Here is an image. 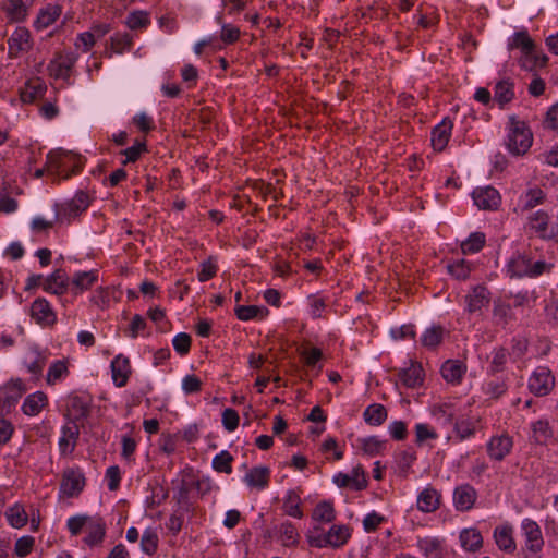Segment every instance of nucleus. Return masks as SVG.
I'll return each instance as SVG.
<instances>
[{
  "label": "nucleus",
  "instance_id": "obj_1",
  "mask_svg": "<svg viewBox=\"0 0 558 558\" xmlns=\"http://www.w3.org/2000/svg\"><path fill=\"white\" fill-rule=\"evenodd\" d=\"M533 144L530 126L515 116L509 117L506 128L505 145L512 156L525 155Z\"/></svg>",
  "mask_w": 558,
  "mask_h": 558
},
{
  "label": "nucleus",
  "instance_id": "obj_2",
  "mask_svg": "<svg viewBox=\"0 0 558 558\" xmlns=\"http://www.w3.org/2000/svg\"><path fill=\"white\" fill-rule=\"evenodd\" d=\"M83 168L82 157L63 149H54L47 155V172L66 180Z\"/></svg>",
  "mask_w": 558,
  "mask_h": 558
},
{
  "label": "nucleus",
  "instance_id": "obj_3",
  "mask_svg": "<svg viewBox=\"0 0 558 558\" xmlns=\"http://www.w3.org/2000/svg\"><path fill=\"white\" fill-rule=\"evenodd\" d=\"M77 61V56L72 51H62L50 60L47 71L50 77L62 80L66 85L72 84L71 74Z\"/></svg>",
  "mask_w": 558,
  "mask_h": 558
},
{
  "label": "nucleus",
  "instance_id": "obj_4",
  "mask_svg": "<svg viewBox=\"0 0 558 558\" xmlns=\"http://www.w3.org/2000/svg\"><path fill=\"white\" fill-rule=\"evenodd\" d=\"M34 47V39L26 27H16L8 38V57L10 59L21 58Z\"/></svg>",
  "mask_w": 558,
  "mask_h": 558
},
{
  "label": "nucleus",
  "instance_id": "obj_5",
  "mask_svg": "<svg viewBox=\"0 0 558 558\" xmlns=\"http://www.w3.org/2000/svg\"><path fill=\"white\" fill-rule=\"evenodd\" d=\"M513 437L507 432L493 435L486 442V453L494 462L504 461L513 449Z\"/></svg>",
  "mask_w": 558,
  "mask_h": 558
},
{
  "label": "nucleus",
  "instance_id": "obj_6",
  "mask_svg": "<svg viewBox=\"0 0 558 558\" xmlns=\"http://www.w3.org/2000/svg\"><path fill=\"white\" fill-rule=\"evenodd\" d=\"M89 205V195L84 191H78L72 199L60 205L57 209L56 218L60 221L71 220L85 211Z\"/></svg>",
  "mask_w": 558,
  "mask_h": 558
},
{
  "label": "nucleus",
  "instance_id": "obj_7",
  "mask_svg": "<svg viewBox=\"0 0 558 558\" xmlns=\"http://www.w3.org/2000/svg\"><path fill=\"white\" fill-rule=\"evenodd\" d=\"M555 387V377L547 366L536 367L529 378L530 391L537 396H547Z\"/></svg>",
  "mask_w": 558,
  "mask_h": 558
},
{
  "label": "nucleus",
  "instance_id": "obj_8",
  "mask_svg": "<svg viewBox=\"0 0 558 558\" xmlns=\"http://www.w3.org/2000/svg\"><path fill=\"white\" fill-rule=\"evenodd\" d=\"M85 486L84 473L78 468H70L64 470L60 493L69 498L76 497L81 494Z\"/></svg>",
  "mask_w": 558,
  "mask_h": 558
},
{
  "label": "nucleus",
  "instance_id": "obj_9",
  "mask_svg": "<svg viewBox=\"0 0 558 558\" xmlns=\"http://www.w3.org/2000/svg\"><path fill=\"white\" fill-rule=\"evenodd\" d=\"M521 532L524 537L525 547L533 554L539 553L544 547V538L538 523L530 518L521 522Z\"/></svg>",
  "mask_w": 558,
  "mask_h": 558
},
{
  "label": "nucleus",
  "instance_id": "obj_10",
  "mask_svg": "<svg viewBox=\"0 0 558 558\" xmlns=\"http://www.w3.org/2000/svg\"><path fill=\"white\" fill-rule=\"evenodd\" d=\"M332 481L340 488L348 487L356 492L362 490L367 486L366 474L361 465L353 468L350 473H337Z\"/></svg>",
  "mask_w": 558,
  "mask_h": 558
},
{
  "label": "nucleus",
  "instance_id": "obj_11",
  "mask_svg": "<svg viewBox=\"0 0 558 558\" xmlns=\"http://www.w3.org/2000/svg\"><path fill=\"white\" fill-rule=\"evenodd\" d=\"M31 318L43 327L53 326L57 323V314L51 304L44 298L33 301L29 308Z\"/></svg>",
  "mask_w": 558,
  "mask_h": 558
},
{
  "label": "nucleus",
  "instance_id": "obj_12",
  "mask_svg": "<svg viewBox=\"0 0 558 558\" xmlns=\"http://www.w3.org/2000/svg\"><path fill=\"white\" fill-rule=\"evenodd\" d=\"M416 546L425 558H447L449 554L445 539L436 536L417 537Z\"/></svg>",
  "mask_w": 558,
  "mask_h": 558
},
{
  "label": "nucleus",
  "instance_id": "obj_13",
  "mask_svg": "<svg viewBox=\"0 0 558 558\" xmlns=\"http://www.w3.org/2000/svg\"><path fill=\"white\" fill-rule=\"evenodd\" d=\"M464 302L469 314L480 313L489 305L490 292L483 284L474 286L464 296Z\"/></svg>",
  "mask_w": 558,
  "mask_h": 558
},
{
  "label": "nucleus",
  "instance_id": "obj_14",
  "mask_svg": "<svg viewBox=\"0 0 558 558\" xmlns=\"http://www.w3.org/2000/svg\"><path fill=\"white\" fill-rule=\"evenodd\" d=\"M548 60V57L535 44L532 49L525 50L519 56L518 64L524 71L535 72L545 68Z\"/></svg>",
  "mask_w": 558,
  "mask_h": 558
},
{
  "label": "nucleus",
  "instance_id": "obj_15",
  "mask_svg": "<svg viewBox=\"0 0 558 558\" xmlns=\"http://www.w3.org/2000/svg\"><path fill=\"white\" fill-rule=\"evenodd\" d=\"M474 204L483 210H496L501 203L499 192L492 186L477 187L472 193Z\"/></svg>",
  "mask_w": 558,
  "mask_h": 558
},
{
  "label": "nucleus",
  "instance_id": "obj_16",
  "mask_svg": "<svg viewBox=\"0 0 558 558\" xmlns=\"http://www.w3.org/2000/svg\"><path fill=\"white\" fill-rule=\"evenodd\" d=\"M549 215L544 210H537L529 217V227L538 238L543 240H551L555 238L557 230L549 223Z\"/></svg>",
  "mask_w": 558,
  "mask_h": 558
},
{
  "label": "nucleus",
  "instance_id": "obj_17",
  "mask_svg": "<svg viewBox=\"0 0 558 558\" xmlns=\"http://www.w3.org/2000/svg\"><path fill=\"white\" fill-rule=\"evenodd\" d=\"M80 436V428L75 422H68L61 428V436L58 441L62 456L71 454L76 446Z\"/></svg>",
  "mask_w": 558,
  "mask_h": 558
},
{
  "label": "nucleus",
  "instance_id": "obj_18",
  "mask_svg": "<svg viewBox=\"0 0 558 558\" xmlns=\"http://www.w3.org/2000/svg\"><path fill=\"white\" fill-rule=\"evenodd\" d=\"M546 199V193L538 186H533L523 192L519 199L514 211L525 213L538 205H542Z\"/></svg>",
  "mask_w": 558,
  "mask_h": 558
},
{
  "label": "nucleus",
  "instance_id": "obj_19",
  "mask_svg": "<svg viewBox=\"0 0 558 558\" xmlns=\"http://www.w3.org/2000/svg\"><path fill=\"white\" fill-rule=\"evenodd\" d=\"M110 367H111L113 384L119 388L124 387L130 378L131 373H132L131 363H130L129 357L124 356L123 354H118L111 361Z\"/></svg>",
  "mask_w": 558,
  "mask_h": 558
},
{
  "label": "nucleus",
  "instance_id": "obj_20",
  "mask_svg": "<svg viewBox=\"0 0 558 558\" xmlns=\"http://www.w3.org/2000/svg\"><path fill=\"white\" fill-rule=\"evenodd\" d=\"M70 279L62 269H57L50 276L45 278L43 283L44 291L56 295H62L68 291Z\"/></svg>",
  "mask_w": 558,
  "mask_h": 558
},
{
  "label": "nucleus",
  "instance_id": "obj_21",
  "mask_svg": "<svg viewBox=\"0 0 558 558\" xmlns=\"http://www.w3.org/2000/svg\"><path fill=\"white\" fill-rule=\"evenodd\" d=\"M453 124L452 121L448 118L442 119L440 123H438L432 130V146L436 151H442L451 137Z\"/></svg>",
  "mask_w": 558,
  "mask_h": 558
},
{
  "label": "nucleus",
  "instance_id": "obj_22",
  "mask_svg": "<svg viewBox=\"0 0 558 558\" xmlns=\"http://www.w3.org/2000/svg\"><path fill=\"white\" fill-rule=\"evenodd\" d=\"M493 536L500 550L511 554L517 549L513 538V526L511 524L505 523L496 526Z\"/></svg>",
  "mask_w": 558,
  "mask_h": 558
},
{
  "label": "nucleus",
  "instance_id": "obj_23",
  "mask_svg": "<svg viewBox=\"0 0 558 558\" xmlns=\"http://www.w3.org/2000/svg\"><path fill=\"white\" fill-rule=\"evenodd\" d=\"M98 276L97 269L74 272L70 282L72 292L76 295L89 290L98 282Z\"/></svg>",
  "mask_w": 558,
  "mask_h": 558
},
{
  "label": "nucleus",
  "instance_id": "obj_24",
  "mask_svg": "<svg viewBox=\"0 0 558 558\" xmlns=\"http://www.w3.org/2000/svg\"><path fill=\"white\" fill-rule=\"evenodd\" d=\"M4 518L7 523L16 530H21L29 521V514L26 511L25 505L21 501H16L9 506L4 511Z\"/></svg>",
  "mask_w": 558,
  "mask_h": 558
},
{
  "label": "nucleus",
  "instance_id": "obj_25",
  "mask_svg": "<svg viewBox=\"0 0 558 558\" xmlns=\"http://www.w3.org/2000/svg\"><path fill=\"white\" fill-rule=\"evenodd\" d=\"M476 500V490L470 484H464L454 489L453 504L457 510H470Z\"/></svg>",
  "mask_w": 558,
  "mask_h": 558
},
{
  "label": "nucleus",
  "instance_id": "obj_26",
  "mask_svg": "<svg viewBox=\"0 0 558 558\" xmlns=\"http://www.w3.org/2000/svg\"><path fill=\"white\" fill-rule=\"evenodd\" d=\"M86 536L84 543L88 546H95L104 541L106 535V523L100 517H90L87 527H85Z\"/></svg>",
  "mask_w": 558,
  "mask_h": 558
},
{
  "label": "nucleus",
  "instance_id": "obj_27",
  "mask_svg": "<svg viewBox=\"0 0 558 558\" xmlns=\"http://www.w3.org/2000/svg\"><path fill=\"white\" fill-rule=\"evenodd\" d=\"M48 405V397L43 391L28 395L21 407L22 412L27 416L38 415Z\"/></svg>",
  "mask_w": 558,
  "mask_h": 558
},
{
  "label": "nucleus",
  "instance_id": "obj_28",
  "mask_svg": "<svg viewBox=\"0 0 558 558\" xmlns=\"http://www.w3.org/2000/svg\"><path fill=\"white\" fill-rule=\"evenodd\" d=\"M481 417H465L461 416L454 422V433L462 441L472 438L480 428Z\"/></svg>",
  "mask_w": 558,
  "mask_h": 558
},
{
  "label": "nucleus",
  "instance_id": "obj_29",
  "mask_svg": "<svg viewBox=\"0 0 558 558\" xmlns=\"http://www.w3.org/2000/svg\"><path fill=\"white\" fill-rule=\"evenodd\" d=\"M440 494L433 487L424 488L417 497V509L422 512H434L439 508Z\"/></svg>",
  "mask_w": 558,
  "mask_h": 558
},
{
  "label": "nucleus",
  "instance_id": "obj_30",
  "mask_svg": "<svg viewBox=\"0 0 558 558\" xmlns=\"http://www.w3.org/2000/svg\"><path fill=\"white\" fill-rule=\"evenodd\" d=\"M475 269V264L465 259L457 258L447 264V271L457 280H466Z\"/></svg>",
  "mask_w": 558,
  "mask_h": 558
},
{
  "label": "nucleus",
  "instance_id": "obj_31",
  "mask_svg": "<svg viewBox=\"0 0 558 558\" xmlns=\"http://www.w3.org/2000/svg\"><path fill=\"white\" fill-rule=\"evenodd\" d=\"M62 9L60 5L48 4L39 11L34 26L36 29L43 31L52 25L60 17Z\"/></svg>",
  "mask_w": 558,
  "mask_h": 558
},
{
  "label": "nucleus",
  "instance_id": "obj_32",
  "mask_svg": "<svg viewBox=\"0 0 558 558\" xmlns=\"http://www.w3.org/2000/svg\"><path fill=\"white\" fill-rule=\"evenodd\" d=\"M465 365L458 360H448L441 366L444 379L451 384H459L465 374Z\"/></svg>",
  "mask_w": 558,
  "mask_h": 558
},
{
  "label": "nucleus",
  "instance_id": "obj_33",
  "mask_svg": "<svg viewBox=\"0 0 558 558\" xmlns=\"http://www.w3.org/2000/svg\"><path fill=\"white\" fill-rule=\"evenodd\" d=\"M509 353L504 347L494 348L488 356L487 373L495 375L506 369L508 363Z\"/></svg>",
  "mask_w": 558,
  "mask_h": 558
},
{
  "label": "nucleus",
  "instance_id": "obj_34",
  "mask_svg": "<svg viewBox=\"0 0 558 558\" xmlns=\"http://www.w3.org/2000/svg\"><path fill=\"white\" fill-rule=\"evenodd\" d=\"M514 98V83L510 78L498 81L494 87V100L504 107Z\"/></svg>",
  "mask_w": 558,
  "mask_h": 558
},
{
  "label": "nucleus",
  "instance_id": "obj_35",
  "mask_svg": "<svg viewBox=\"0 0 558 558\" xmlns=\"http://www.w3.org/2000/svg\"><path fill=\"white\" fill-rule=\"evenodd\" d=\"M400 381L408 388H415L423 384V369L421 365L412 363L398 374Z\"/></svg>",
  "mask_w": 558,
  "mask_h": 558
},
{
  "label": "nucleus",
  "instance_id": "obj_36",
  "mask_svg": "<svg viewBox=\"0 0 558 558\" xmlns=\"http://www.w3.org/2000/svg\"><path fill=\"white\" fill-rule=\"evenodd\" d=\"M269 469L266 466H256L251 469L244 476V482L247 486L264 489L269 482Z\"/></svg>",
  "mask_w": 558,
  "mask_h": 558
},
{
  "label": "nucleus",
  "instance_id": "obj_37",
  "mask_svg": "<svg viewBox=\"0 0 558 558\" xmlns=\"http://www.w3.org/2000/svg\"><path fill=\"white\" fill-rule=\"evenodd\" d=\"M535 44L529 32L521 29L508 38L507 48L509 51L518 50L521 54L523 51L532 49Z\"/></svg>",
  "mask_w": 558,
  "mask_h": 558
},
{
  "label": "nucleus",
  "instance_id": "obj_38",
  "mask_svg": "<svg viewBox=\"0 0 558 558\" xmlns=\"http://www.w3.org/2000/svg\"><path fill=\"white\" fill-rule=\"evenodd\" d=\"M351 537V530L344 524H335L327 532V543L329 547H342Z\"/></svg>",
  "mask_w": 558,
  "mask_h": 558
},
{
  "label": "nucleus",
  "instance_id": "obj_39",
  "mask_svg": "<svg viewBox=\"0 0 558 558\" xmlns=\"http://www.w3.org/2000/svg\"><path fill=\"white\" fill-rule=\"evenodd\" d=\"M531 259L524 255L513 256L507 265V272L511 278L530 277Z\"/></svg>",
  "mask_w": 558,
  "mask_h": 558
},
{
  "label": "nucleus",
  "instance_id": "obj_40",
  "mask_svg": "<svg viewBox=\"0 0 558 558\" xmlns=\"http://www.w3.org/2000/svg\"><path fill=\"white\" fill-rule=\"evenodd\" d=\"M460 543L463 549L468 551H476L483 545V537L476 529H464L460 532Z\"/></svg>",
  "mask_w": 558,
  "mask_h": 558
},
{
  "label": "nucleus",
  "instance_id": "obj_41",
  "mask_svg": "<svg viewBox=\"0 0 558 558\" xmlns=\"http://www.w3.org/2000/svg\"><path fill=\"white\" fill-rule=\"evenodd\" d=\"M282 507L286 514L292 518L301 519L303 517V511L301 509V496L295 489L287 492Z\"/></svg>",
  "mask_w": 558,
  "mask_h": 558
},
{
  "label": "nucleus",
  "instance_id": "obj_42",
  "mask_svg": "<svg viewBox=\"0 0 558 558\" xmlns=\"http://www.w3.org/2000/svg\"><path fill=\"white\" fill-rule=\"evenodd\" d=\"M27 4L23 0H7L2 10L12 22H21L27 15Z\"/></svg>",
  "mask_w": 558,
  "mask_h": 558
},
{
  "label": "nucleus",
  "instance_id": "obj_43",
  "mask_svg": "<svg viewBox=\"0 0 558 558\" xmlns=\"http://www.w3.org/2000/svg\"><path fill=\"white\" fill-rule=\"evenodd\" d=\"M46 360L47 357L44 353L37 349H31L24 359V365L31 374L38 376L45 367Z\"/></svg>",
  "mask_w": 558,
  "mask_h": 558
},
{
  "label": "nucleus",
  "instance_id": "obj_44",
  "mask_svg": "<svg viewBox=\"0 0 558 558\" xmlns=\"http://www.w3.org/2000/svg\"><path fill=\"white\" fill-rule=\"evenodd\" d=\"M312 519L322 523H331L336 520V510L332 501L324 500L318 502L312 513Z\"/></svg>",
  "mask_w": 558,
  "mask_h": 558
},
{
  "label": "nucleus",
  "instance_id": "obj_45",
  "mask_svg": "<svg viewBox=\"0 0 558 558\" xmlns=\"http://www.w3.org/2000/svg\"><path fill=\"white\" fill-rule=\"evenodd\" d=\"M69 375L68 362L64 360H57L52 362L48 368L46 381L48 385H56L65 379Z\"/></svg>",
  "mask_w": 558,
  "mask_h": 558
},
{
  "label": "nucleus",
  "instance_id": "obj_46",
  "mask_svg": "<svg viewBox=\"0 0 558 558\" xmlns=\"http://www.w3.org/2000/svg\"><path fill=\"white\" fill-rule=\"evenodd\" d=\"M216 21L221 27L219 37L225 45H233L240 39L241 31L238 26L231 23H226L221 15H218Z\"/></svg>",
  "mask_w": 558,
  "mask_h": 558
},
{
  "label": "nucleus",
  "instance_id": "obj_47",
  "mask_svg": "<svg viewBox=\"0 0 558 558\" xmlns=\"http://www.w3.org/2000/svg\"><path fill=\"white\" fill-rule=\"evenodd\" d=\"M363 417L367 424L379 426L387 418V410L383 404L373 403L365 409Z\"/></svg>",
  "mask_w": 558,
  "mask_h": 558
},
{
  "label": "nucleus",
  "instance_id": "obj_48",
  "mask_svg": "<svg viewBox=\"0 0 558 558\" xmlns=\"http://www.w3.org/2000/svg\"><path fill=\"white\" fill-rule=\"evenodd\" d=\"M444 335V327L433 325L422 333L421 343L427 349H435L441 343Z\"/></svg>",
  "mask_w": 558,
  "mask_h": 558
},
{
  "label": "nucleus",
  "instance_id": "obj_49",
  "mask_svg": "<svg viewBox=\"0 0 558 558\" xmlns=\"http://www.w3.org/2000/svg\"><path fill=\"white\" fill-rule=\"evenodd\" d=\"M357 441L362 451L369 457L380 454L386 448V440H381L377 436L360 438Z\"/></svg>",
  "mask_w": 558,
  "mask_h": 558
},
{
  "label": "nucleus",
  "instance_id": "obj_50",
  "mask_svg": "<svg viewBox=\"0 0 558 558\" xmlns=\"http://www.w3.org/2000/svg\"><path fill=\"white\" fill-rule=\"evenodd\" d=\"M300 355L306 367L317 373L322 371L323 365L319 362L323 359V351L319 348H305L300 351Z\"/></svg>",
  "mask_w": 558,
  "mask_h": 558
},
{
  "label": "nucleus",
  "instance_id": "obj_51",
  "mask_svg": "<svg viewBox=\"0 0 558 558\" xmlns=\"http://www.w3.org/2000/svg\"><path fill=\"white\" fill-rule=\"evenodd\" d=\"M486 243L483 232H473L461 243V251L464 255L478 253Z\"/></svg>",
  "mask_w": 558,
  "mask_h": 558
},
{
  "label": "nucleus",
  "instance_id": "obj_52",
  "mask_svg": "<svg viewBox=\"0 0 558 558\" xmlns=\"http://www.w3.org/2000/svg\"><path fill=\"white\" fill-rule=\"evenodd\" d=\"M234 312L238 319L246 322L254 319L259 315L265 316L268 313V310L266 307L257 305H238L234 308Z\"/></svg>",
  "mask_w": 558,
  "mask_h": 558
},
{
  "label": "nucleus",
  "instance_id": "obj_53",
  "mask_svg": "<svg viewBox=\"0 0 558 558\" xmlns=\"http://www.w3.org/2000/svg\"><path fill=\"white\" fill-rule=\"evenodd\" d=\"M125 24L133 31L146 28L150 24L149 13L146 11H133L128 15Z\"/></svg>",
  "mask_w": 558,
  "mask_h": 558
},
{
  "label": "nucleus",
  "instance_id": "obj_54",
  "mask_svg": "<svg viewBox=\"0 0 558 558\" xmlns=\"http://www.w3.org/2000/svg\"><path fill=\"white\" fill-rule=\"evenodd\" d=\"M159 537L157 532L154 529H147L144 531L141 538V548L142 550L151 556L158 549Z\"/></svg>",
  "mask_w": 558,
  "mask_h": 558
},
{
  "label": "nucleus",
  "instance_id": "obj_55",
  "mask_svg": "<svg viewBox=\"0 0 558 558\" xmlns=\"http://www.w3.org/2000/svg\"><path fill=\"white\" fill-rule=\"evenodd\" d=\"M133 39L131 35L124 34H116L110 38V48L112 52L121 54L124 51H129L132 48Z\"/></svg>",
  "mask_w": 558,
  "mask_h": 558
},
{
  "label": "nucleus",
  "instance_id": "obj_56",
  "mask_svg": "<svg viewBox=\"0 0 558 558\" xmlns=\"http://www.w3.org/2000/svg\"><path fill=\"white\" fill-rule=\"evenodd\" d=\"M533 438L537 444H546L551 438L553 430L547 421L539 420L532 424Z\"/></svg>",
  "mask_w": 558,
  "mask_h": 558
},
{
  "label": "nucleus",
  "instance_id": "obj_57",
  "mask_svg": "<svg viewBox=\"0 0 558 558\" xmlns=\"http://www.w3.org/2000/svg\"><path fill=\"white\" fill-rule=\"evenodd\" d=\"M307 305L310 315L315 319L323 317V313L327 307L325 298L318 293L307 296Z\"/></svg>",
  "mask_w": 558,
  "mask_h": 558
},
{
  "label": "nucleus",
  "instance_id": "obj_58",
  "mask_svg": "<svg viewBox=\"0 0 558 558\" xmlns=\"http://www.w3.org/2000/svg\"><path fill=\"white\" fill-rule=\"evenodd\" d=\"M232 460L233 458L230 452L223 450L214 457L213 468L217 472L230 474L232 472Z\"/></svg>",
  "mask_w": 558,
  "mask_h": 558
},
{
  "label": "nucleus",
  "instance_id": "obj_59",
  "mask_svg": "<svg viewBox=\"0 0 558 558\" xmlns=\"http://www.w3.org/2000/svg\"><path fill=\"white\" fill-rule=\"evenodd\" d=\"M280 537H281L282 544L288 547L296 545L299 542V533H298L295 526L289 521L283 522L281 524Z\"/></svg>",
  "mask_w": 558,
  "mask_h": 558
},
{
  "label": "nucleus",
  "instance_id": "obj_60",
  "mask_svg": "<svg viewBox=\"0 0 558 558\" xmlns=\"http://www.w3.org/2000/svg\"><path fill=\"white\" fill-rule=\"evenodd\" d=\"M34 546H35V538L33 536H29V535L21 536L20 538H17L15 541L14 554L19 558H25L26 556H28L32 553Z\"/></svg>",
  "mask_w": 558,
  "mask_h": 558
},
{
  "label": "nucleus",
  "instance_id": "obj_61",
  "mask_svg": "<svg viewBox=\"0 0 558 558\" xmlns=\"http://www.w3.org/2000/svg\"><path fill=\"white\" fill-rule=\"evenodd\" d=\"M145 142L136 141L131 147L125 148L121 151V154L125 157L122 160V165H128L130 162H135L140 159L141 155L146 151Z\"/></svg>",
  "mask_w": 558,
  "mask_h": 558
},
{
  "label": "nucleus",
  "instance_id": "obj_62",
  "mask_svg": "<svg viewBox=\"0 0 558 558\" xmlns=\"http://www.w3.org/2000/svg\"><path fill=\"white\" fill-rule=\"evenodd\" d=\"M89 520L90 517L86 514L70 517L66 521V527L70 534L73 536L78 535L83 529L87 527Z\"/></svg>",
  "mask_w": 558,
  "mask_h": 558
},
{
  "label": "nucleus",
  "instance_id": "obj_63",
  "mask_svg": "<svg viewBox=\"0 0 558 558\" xmlns=\"http://www.w3.org/2000/svg\"><path fill=\"white\" fill-rule=\"evenodd\" d=\"M438 435L436 430L426 423H417L415 425V442L421 445L426 440H435Z\"/></svg>",
  "mask_w": 558,
  "mask_h": 558
},
{
  "label": "nucleus",
  "instance_id": "obj_64",
  "mask_svg": "<svg viewBox=\"0 0 558 558\" xmlns=\"http://www.w3.org/2000/svg\"><path fill=\"white\" fill-rule=\"evenodd\" d=\"M172 345L179 355H186L191 349V336L186 332L175 335L172 339Z\"/></svg>",
  "mask_w": 558,
  "mask_h": 558
}]
</instances>
